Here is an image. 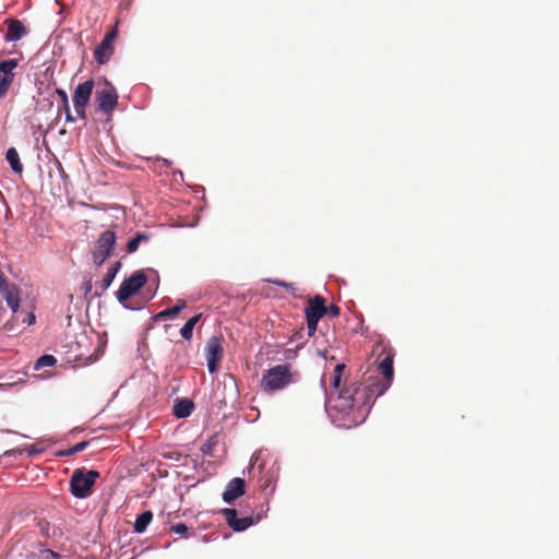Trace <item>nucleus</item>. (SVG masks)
Here are the masks:
<instances>
[{
    "label": "nucleus",
    "mask_w": 559,
    "mask_h": 559,
    "mask_svg": "<svg viewBox=\"0 0 559 559\" xmlns=\"http://www.w3.org/2000/svg\"><path fill=\"white\" fill-rule=\"evenodd\" d=\"M270 282L275 284V285H277V286L284 287L287 290H293L294 289V285L292 283H286V282L280 281V280L270 281Z\"/></svg>",
    "instance_id": "obj_28"
},
{
    "label": "nucleus",
    "mask_w": 559,
    "mask_h": 559,
    "mask_svg": "<svg viewBox=\"0 0 559 559\" xmlns=\"http://www.w3.org/2000/svg\"><path fill=\"white\" fill-rule=\"evenodd\" d=\"M223 352L224 350L221 338L213 336L207 341L205 346V353L207 368L211 373H214L217 370L218 364L223 358Z\"/></svg>",
    "instance_id": "obj_11"
},
{
    "label": "nucleus",
    "mask_w": 559,
    "mask_h": 559,
    "mask_svg": "<svg viewBox=\"0 0 559 559\" xmlns=\"http://www.w3.org/2000/svg\"><path fill=\"white\" fill-rule=\"evenodd\" d=\"M150 240V236L144 233H139L128 241L127 250L129 253H133L138 250L140 243L147 242Z\"/></svg>",
    "instance_id": "obj_22"
},
{
    "label": "nucleus",
    "mask_w": 559,
    "mask_h": 559,
    "mask_svg": "<svg viewBox=\"0 0 559 559\" xmlns=\"http://www.w3.org/2000/svg\"><path fill=\"white\" fill-rule=\"evenodd\" d=\"M63 109H64V112H66V120L68 122H73L74 121V117L72 116L71 114V110H70V106H63Z\"/></svg>",
    "instance_id": "obj_31"
},
{
    "label": "nucleus",
    "mask_w": 559,
    "mask_h": 559,
    "mask_svg": "<svg viewBox=\"0 0 559 559\" xmlns=\"http://www.w3.org/2000/svg\"><path fill=\"white\" fill-rule=\"evenodd\" d=\"M267 486H269V480H265V481L261 485V487H263V488H266Z\"/></svg>",
    "instance_id": "obj_40"
},
{
    "label": "nucleus",
    "mask_w": 559,
    "mask_h": 559,
    "mask_svg": "<svg viewBox=\"0 0 559 559\" xmlns=\"http://www.w3.org/2000/svg\"><path fill=\"white\" fill-rule=\"evenodd\" d=\"M88 441H82L73 445L74 453L81 452L88 445Z\"/></svg>",
    "instance_id": "obj_29"
},
{
    "label": "nucleus",
    "mask_w": 559,
    "mask_h": 559,
    "mask_svg": "<svg viewBox=\"0 0 559 559\" xmlns=\"http://www.w3.org/2000/svg\"><path fill=\"white\" fill-rule=\"evenodd\" d=\"M341 313V309L337 305H330L329 307H326V313L328 316L332 317V318H336L338 317Z\"/></svg>",
    "instance_id": "obj_27"
},
{
    "label": "nucleus",
    "mask_w": 559,
    "mask_h": 559,
    "mask_svg": "<svg viewBox=\"0 0 559 559\" xmlns=\"http://www.w3.org/2000/svg\"><path fill=\"white\" fill-rule=\"evenodd\" d=\"M98 477L99 473L97 471L75 469L70 480L71 493L81 499L91 496L92 488Z\"/></svg>",
    "instance_id": "obj_3"
},
{
    "label": "nucleus",
    "mask_w": 559,
    "mask_h": 559,
    "mask_svg": "<svg viewBox=\"0 0 559 559\" xmlns=\"http://www.w3.org/2000/svg\"><path fill=\"white\" fill-rule=\"evenodd\" d=\"M9 284V282L7 281V278L4 277L3 273L0 271V289L2 287H5V285Z\"/></svg>",
    "instance_id": "obj_36"
},
{
    "label": "nucleus",
    "mask_w": 559,
    "mask_h": 559,
    "mask_svg": "<svg viewBox=\"0 0 559 559\" xmlns=\"http://www.w3.org/2000/svg\"><path fill=\"white\" fill-rule=\"evenodd\" d=\"M115 245L116 234L114 231L105 230L99 235L93 251V261L97 266H100L106 261Z\"/></svg>",
    "instance_id": "obj_7"
},
{
    "label": "nucleus",
    "mask_w": 559,
    "mask_h": 559,
    "mask_svg": "<svg viewBox=\"0 0 559 559\" xmlns=\"http://www.w3.org/2000/svg\"><path fill=\"white\" fill-rule=\"evenodd\" d=\"M5 159L10 164L13 173L21 175L23 173V164L21 163L20 155L15 147H10L5 153Z\"/></svg>",
    "instance_id": "obj_17"
},
{
    "label": "nucleus",
    "mask_w": 559,
    "mask_h": 559,
    "mask_svg": "<svg viewBox=\"0 0 559 559\" xmlns=\"http://www.w3.org/2000/svg\"><path fill=\"white\" fill-rule=\"evenodd\" d=\"M193 409V403L189 400H181L175 405L174 413L178 418L188 417Z\"/></svg>",
    "instance_id": "obj_20"
},
{
    "label": "nucleus",
    "mask_w": 559,
    "mask_h": 559,
    "mask_svg": "<svg viewBox=\"0 0 559 559\" xmlns=\"http://www.w3.org/2000/svg\"><path fill=\"white\" fill-rule=\"evenodd\" d=\"M174 533L179 535H186L189 531V527L185 523H178L170 528Z\"/></svg>",
    "instance_id": "obj_26"
},
{
    "label": "nucleus",
    "mask_w": 559,
    "mask_h": 559,
    "mask_svg": "<svg viewBox=\"0 0 559 559\" xmlns=\"http://www.w3.org/2000/svg\"><path fill=\"white\" fill-rule=\"evenodd\" d=\"M374 395L377 396L376 383L369 385L357 384L340 391L335 407L340 412H357L362 421L369 413Z\"/></svg>",
    "instance_id": "obj_1"
},
{
    "label": "nucleus",
    "mask_w": 559,
    "mask_h": 559,
    "mask_svg": "<svg viewBox=\"0 0 559 559\" xmlns=\"http://www.w3.org/2000/svg\"><path fill=\"white\" fill-rule=\"evenodd\" d=\"M246 481L240 477L233 478L226 487L223 493V500L227 503H231L245 493Z\"/></svg>",
    "instance_id": "obj_14"
},
{
    "label": "nucleus",
    "mask_w": 559,
    "mask_h": 559,
    "mask_svg": "<svg viewBox=\"0 0 559 559\" xmlns=\"http://www.w3.org/2000/svg\"><path fill=\"white\" fill-rule=\"evenodd\" d=\"M379 369L382 372L384 380L382 382H376L377 384V396L384 394V392L389 389L393 380V356H385L382 361L379 364Z\"/></svg>",
    "instance_id": "obj_12"
},
{
    "label": "nucleus",
    "mask_w": 559,
    "mask_h": 559,
    "mask_svg": "<svg viewBox=\"0 0 559 559\" xmlns=\"http://www.w3.org/2000/svg\"><path fill=\"white\" fill-rule=\"evenodd\" d=\"M93 87H94V81L87 80L83 83H80L74 90L73 97H72L73 105H74L76 115L81 119H86L85 108L90 103Z\"/></svg>",
    "instance_id": "obj_8"
},
{
    "label": "nucleus",
    "mask_w": 559,
    "mask_h": 559,
    "mask_svg": "<svg viewBox=\"0 0 559 559\" xmlns=\"http://www.w3.org/2000/svg\"><path fill=\"white\" fill-rule=\"evenodd\" d=\"M341 378H342V376H340V374H334V376H333L332 386H333L335 390H338V388H340V384H341Z\"/></svg>",
    "instance_id": "obj_32"
},
{
    "label": "nucleus",
    "mask_w": 559,
    "mask_h": 559,
    "mask_svg": "<svg viewBox=\"0 0 559 559\" xmlns=\"http://www.w3.org/2000/svg\"><path fill=\"white\" fill-rule=\"evenodd\" d=\"M296 372H292L290 365H276L262 376L261 388L266 393L281 391L289 384L296 382Z\"/></svg>",
    "instance_id": "obj_2"
},
{
    "label": "nucleus",
    "mask_w": 559,
    "mask_h": 559,
    "mask_svg": "<svg viewBox=\"0 0 559 559\" xmlns=\"http://www.w3.org/2000/svg\"><path fill=\"white\" fill-rule=\"evenodd\" d=\"M3 298L5 299L8 306L12 309L13 312H16L20 307V289L14 284H7L5 287L0 289Z\"/></svg>",
    "instance_id": "obj_16"
},
{
    "label": "nucleus",
    "mask_w": 559,
    "mask_h": 559,
    "mask_svg": "<svg viewBox=\"0 0 559 559\" xmlns=\"http://www.w3.org/2000/svg\"><path fill=\"white\" fill-rule=\"evenodd\" d=\"M4 24L8 26L4 36L7 41H17L27 34V28L17 19H7Z\"/></svg>",
    "instance_id": "obj_15"
},
{
    "label": "nucleus",
    "mask_w": 559,
    "mask_h": 559,
    "mask_svg": "<svg viewBox=\"0 0 559 559\" xmlns=\"http://www.w3.org/2000/svg\"><path fill=\"white\" fill-rule=\"evenodd\" d=\"M19 66L17 59H8L0 61V99L5 97L12 85L15 73L13 70Z\"/></svg>",
    "instance_id": "obj_10"
},
{
    "label": "nucleus",
    "mask_w": 559,
    "mask_h": 559,
    "mask_svg": "<svg viewBox=\"0 0 559 559\" xmlns=\"http://www.w3.org/2000/svg\"><path fill=\"white\" fill-rule=\"evenodd\" d=\"M147 282L146 275L143 271L134 272L129 278L124 280L118 292L117 299L119 302L124 304L131 296L136 294Z\"/></svg>",
    "instance_id": "obj_6"
},
{
    "label": "nucleus",
    "mask_w": 559,
    "mask_h": 559,
    "mask_svg": "<svg viewBox=\"0 0 559 559\" xmlns=\"http://www.w3.org/2000/svg\"><path fill=\"white\" fill-rule=\"evenodd\" d=\"M37 557L38 559H59L60 555L50 549H44Z\"/></svg>",
    "instance_id": "obj_25"
},
{
    "label": "nucleus",
    "mask_w": 559,
    "mask_h": 559,
    "mask_svg": "<svg viewBox=\"0 0 559 559\" xmlns=\"http://www.w3.org/2000/svg\"><path fill=\"white\" fill-rule=\"evenodd\" d=\"M56 364H57V359H56V357H55V356H52V355H48V354H46V355L40 356V357L36 360L35 366H34V369H35V370H39V369H41V368H44V367H52V366H55Z\"/></svg>",
    "instance_id": "obj_23"
},
{
    "label": "nucleus",
    "mask_w": 559,
    "mask_h": 559,
    "mask_svg": "<svg viewBox=\"0 0 559 559\" xmlns=\"http://www.w3.org/2000/svg\"><path fill=\"white\" fill-rule=\"evenodd\" d=\"M222 514L224 515L229 527H231L235 532H242L249 526L253 525L255 522L252 516L238 518L237 511L235 509H223Z\"/></svg>",
    "instance_id": "obj_13"
},
{
    "label": "nucleus",
    "mask_w": 559,
    "mask_h": 559,
    "mask_svg": "<svg viewBox=\"0 0 559 559\" xmlns=\"http://www.w3.org/2000/svg\"><path fill=\"white\" fill-rule=\"evenodd\" d=\"M201 451L204 453V454H210L211 453V445L209 443H204L201 448Z\"/></svg>",
    "instance_id": "obj_38"
},
{
    "label": "nucleus",
    "mask_w": 559,
    "mask_h": 559,
    "mask_svg": "<svg viewBox=\"0 0 559 559\" xmlns=\"http://www.w3.org/2000/svg\"><path fill=\"white\" fill-rule=\"evenodd\" d=\"M35 320H36L35 314L33 312H29V313H27V317L24 320V322H26L28 325H32L35 323Z\"/></svg>",
    "instance_id": "obj_34"
},
{
    "label": "nucleus",
    "mask_w": 559,
    "mask_h": 559,
    "mask_svg": "<svg viewBox=\"0 0 559 559\" xmlns=\"http://www.w3.org/2000/svg\"><path fill=\"white\" fill-rule=\"evenodd\" d=\"M344 368H345V365L344 364H337L334 368V374H340L342 376L343 371H344Z\"/></svg>",
    "instance_id": "obj_35"
},
{
    "label": "nucleus",
    "mask_w": 559,
    "mask_h": 559,
    "mask_svg": "<svg viewBox=\"0 0 559 559\" xmlns=\"http://www.w3.org/2000/svg\"><path fill=\"white\" fill-rule=\"evenodd\" d=\"M193 329V326L186 322V324L180 330V335L182 336V338L189 341L192 337Z\"/></svg>",
    "instance_id": "obj_24"
},
{
    "label": "nucleus",
    "mask_w": 559,
    "mask_h": 559,
    "mask_svg": "<svg viewBox=\"0 0 559 559\" xmlns=\"http://www.w3.org/2000/svg\"><path fill=\"white\" fill-rule=\"evenodd\" d=\"M57 94L60 96V98L62 100V106H68L69 100H68L67 93L63 90H57Z\"/></svg>",
    "instance_id": "obj_30"
},
{
    "label": "nucleus",
    "mask_w": 559,
    "mask_h": 559,
    "mask_svg": "<svg viewBox=\"0 0 559 559\" xmlns=\"http://www.w3.org/2000/svg\"><path fill=\"white\" fill-rule=\"evenodd\" d=\"M95 102L99 111L107 116H111L118 104V93L115 86L105 80L104 85L95 92Z\"/></svg>",
    "instance_id": "obj_5"
},
{
    "label": "nucleus",
    "mask_w": 559,
    "mask_h": 559,
    "mask_svg": "<svg viewBox=\"0 0 559 559\" xmlns=\"http://www.w3.org/2000/svg\"><path fill=\"white\" fill-rule=\"evenodd\" d=\"M153 520V513L152 511H144L141 514H139L135 519L133 530L135 533L141 534L144 533L148 524Z\"/></svg>",
    "instance_id": "obj_18"
},
{
    "label": "nucleus",
    "mask_w": 559,
    "mask_h": 559,
    "mask_svg": "<svg viewBox=\"0 0 559 559\" xmlns=\"http://www.w3.org/2000/svg\"><path fill=\"white\" fill-rule=\"evenodd\" d=\"M202 314L199 313V314H195L194 317H192L191 319H189L187 322L191 325V326H195V324L200 321Z\"/></svg>",
    "instance_id": "obj_33"
},
{
    "label": "nucleus",
    "mask_w": 559,
    "mask_h": 559,
    "mask_svg": "<svg viewBox=\"0 0 559 559\" xmlns=\"http://www.w3.org/2000/svg\"><path fill=\"white\" fill-rule=\"evenodd\" d=\"M118 37L117 25L106 33L100 44L94 50V58L98 64H105L114 53V44Z\"/></svg>",
    "instance_id": "obj_9"
},
{
    "label": "nucleus",
    "mask_w": 559,
    "mask_h": 559,
    "mask_svg": "<svg viewBox=\"0 0 559 559\" xmlns=\"http://www.w3.org/2000/svg\"><path fill=\"white\" fill-rule=\"evenodd\" d=\"M325 313L326 306L324 297L317 295L308 300L305 308V314L309 336H313L316 334L318 322L323 316H325Z\"/></svg>",
    "instance_id": "obj_4"
},
{
    "label": "nucleus",
    "mask_w": 559,
    "mask_h": 559,
    "mask_svg": "<svg viewBox=\"0 0 559 559\" xmlns=\"http://www.w3.org/2000/svg\"><path fill=\"white\" fill-rule=\"evenodd\" d=\"M258 467H259V469H262V468H263V464H262V463H261V464H259V466H258Z\"/></svg>",
    "instance_id": "obj_41"
},
{
    "label": "nucleus",
    "mask_w": 559,
    "mask_h": 559,
    "mask_svg": "<svg viewBox=\"0 0 559 559\" xmlns=\"http://www.w3.org/2000/svg\"><path fill=\"white\" fill-rule=\"evenodd\" d=\"M187 302L182 299L178 300L174 307L167 308L156 314V319L175 318L182 309H185Z\"/></svg>",
    "instance_id": "obj_19"
},
{
    "label": "nucleus",
    "mask_w": 559,
    "mask_h": 559,
    "mask_svg": "<svg viewBox=\"0 0 559 559\" xmlns=\"http://www.w3.org/2000/svg\"><path fill=\"white\" fill-rule=\"evenodd\" d=\"M73 454H75L74 450H73V447H71V448L60 452V455H66V456L73 455Z\"/></svg>",
    "instance_id": "obj_37"
},
{
    "label": "nucleus",
    "mask_w": 559,
    "mask_h": 559,
    "mask_svg": "<svg viewBox=\"0 0 559 559\" xmlns=\"http://www.w3.org/2000/svg\"><path fill=\"white\" fill-rule=\"evenodd\" d=\"M120 262H116L109 270L108 272L106 273V275L104 276V278L102 280V282L99 283V287H100V290L102 293H104L105 290H107L109 288V286L111 285L117 272L119 271V267H120Z\"/></svg>",
    "instance_id": "obj_21"
},
{
    "label": "nucleus",
    "mask_w": 559,
    "mask_h": 559,
    "mask_svg": "<svg viewBox=\"0 0 559 559\" xmlns=\"http://www.w3.org/2000/svg\"><path fill=\"white\" fill-rule=\"evenodd\" d=\"M91 289H92V284H91V282H87V283L85 284V290H86V293H88Z\"/></svg>",
    "instance_id": "obj_39"
}]
</instances>
